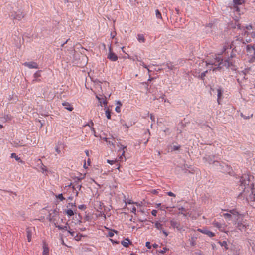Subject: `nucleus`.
<instances>
[{"label":"nucleus","instance_id":"1","mask_svg":"<svg viewBox=\"0 0 255 255\" xmlns=\"http://www.w3.org/2000/svg\"><path fill=\"white\" fill-rule=\"evenodd\" d=\"M240 187L243 189L239 196H243L246 197L247 201L255 202V188L254 184L251 182L250 177L248 174H244L240 179Z\"/></svg>","mask_w":255,"mask_h":255},{"label":"nucleus","instance_id":"2","mask_svg":"<svg viewBox=\"0 0 255 255\" xmlns=\"http://www.w3.org/2000/svg\"><path fill=\"white\" fill-rule=\"evenodd\" d=\"M240 44L243 46L245 44V43L243 39H240L237 38L232 41L230 44L226 45L223 47V53L227 56V59H234V58L236 57L235 52L238 51V45Z\"/></svg>","mask_w":255,"mask_h":255},{"label":"nucleus","instance_id":"3","mask_svg":"<svg viewBox=\"0 0 255 255\" xmlns=\"http://www.w3.org/2000/svg\"><path fill=\"white\" fill-rule=\"evenodd\" d=\"M218 62H219L217 69L221 68L222 66H225L226 68H230L232 71H236L237 69V66L235 65V61L234 59H229L226 58L224 61L223 59L219 57L217 58Z\"/></svg>","mask_w":255,"mask_h":255},{"label":"nucleus","instance_id":"4","mask_svg":"<svg viewBox=\"0 0 255 255\" xmlns=\"http://www.w3.org/2000/svg\"><path fill=\"white\" fill-rule=\"evenodd\" d=\"M234 224L235 229L242 232H245L249 226L248 221L244 219V218H242L239 221L235 222Z\"/></svg>","mask_w":255,"mask_h":255},{"label":"nucleus","instance_id":"5","mask_svg":"<svg viewBox=\"0 0 255 255\" xmlns=\"http://www.w3.org/2000/svg\"><path fill=\"white\" fill-rule=\"evenodd\" d=\"M246 50L247 55L250 57L249 62H254L255 61V47L249 44L246 46Z\"/></svg>","mask_w":255,"mask_h":255},{"label":"nucleus","instance_id":"6","mask_svg":"<svg viewBox=\"0 0 255 255\" xmlns=\"http://www.w3.org/2000/svg\"><path fill=\"white\" fill-rule=\"evenodd\" d=\"M235 29L241 30L243 29L244 31V35H249L251 33V30H253V27L251 25H249L246 26L245 27H241V24L239 23L238 20H236L234 23V26H233Z\"/></svg>","mask_w":255,"mask_h":255},{"label":"nucleus","instance_id":"7","mask_svg":"<svg viewBox=\"0 0 255 255\" xmlns=\"http://www.w3.org/2000/svg\"><path fill=\"white\" fill-rule=\"evenodd\" d=\"M229 212L232 214V219L234 221L237 222L242 218H244L246 213L241 214L236 209L230 210Z\"/></svg>","mask_w":255,"mask_h":255},{"label":"nucleus","instance_id":"8","mask_svg":"<svg viewBox=\"0 0 255 255\" xmlns=\"http://www.w3.org/2000/svg\"><path fill=\"white\" fill-rule=\"evenodd\" d=\"M10 16L13 20L20 21L24 18V15L21 10H18L17 11L12 12Z\"/></svg>","mask_w":255,"mask_h":255},{"label":"nucleus","instance_id":"9","mask_svg":"<svg viewBox=\"0 0 255 255\" xmlns=\"http://www.w3.org/2000/svg\"><path fill=\"white\" fill-rule=\"evenodd\" d=\"M107 58L111 61H116L118 60L117 55L112 52L111 44L109 45V53L107 55Z\"/></svg>","mask_w":255,"mask_h":255},{"label":"nucleus","instance_id":"10","mask_svg":"<svg viewBox=\"0 0 255 255\" xmlns=\"http://www.w3.org/2000/svg\"><path fill=\"white\" fill-rule=\"evenodd\" d=\"M170 223L173 228L176 229L178 231H181L183 229V227L179 221L172 219L170 221Z\"/></svg>","mask_w":255,"mask_h":255},{"label":"nucleus","instance_id":"11","mask_svg":"<svg viewBox=\"0 0 255 255\" xmlns=\"http://www.w3.org/2000/svg\"><path fill=\"white\" fill-rule=\"evenodd\" d=\"M214 164L216 166H219L220 168H219V169L222 170V172H226L228 173H230V172L231 168L230 167V166H229L228 165L224 163H221L219 162V164L216 163Z\"/></svg>","mask_w":255,"mask_h":255},{"label":"nucleus","instance_id":"12","mask_svg":"<svg viewBox=\"0 0 255 255\" xmlns=\"http://www.w3.org/2000/svg\"><path fill=\"white\" fill-rule=\"evenodd\" d=\"M197 231H199L200 233H202L204 234H205L207 235L208 236L210 237H213L215 236V234L214 233L209 231L207 228H198L197 229Z\"/></svg>","mask_w":255,"mask_h":255},{"label":"nucleus","instance_id":"13","mask_svg":"<svg viewBox=\"0 0 255 255\" xmlns=\"http://www.w3.org/2000/svg\"><path fill=\"white\" fill-rule=\"evenodd\" d=\"M215 156L213 155H206L204 157V160L210 164H219V162L214 160Z\"/></svg>","mask_w":255,"mask_h":255},{"label":"nucleus","instance_id":"14","mask_svg":"<svg viewBox=\"0 0 255 255\" xmlns=\"http://www.w3.org/2000/svg\"><path fill=\"white\" fill-rule=\"evenodd\" d=\"M23 65L26 67H27L29 69H38L39 66L37 63L34 61L31 62H26L24 63Z\"/></svg>","mask_w":255,"mask_h":255},{"label":"nucleus","instance_id":"15","mask_svg":"<svg viewBox=\"0 0 255 255\" xmlns=\"http://www.w3.org/2000/svg\"><path fill=\"white\" fill-rule=\"evenodd\" d=\"M41 71H42V70H38L34 74V75H33L34 79L33 80V82L41 81V79H39V78L41 76Z\"/></svg>","mask_w":255,"mask_h":255},{"label":"nucleus","instance_id":"16","mask_svg":"<svg viewBox=\"0 0 255 255\" xmlns=\"http://www.w3.org/2000/svg\"><path fill=\"white\" fill-rule=\"evenodd\" d=\"M27 238L28 242H30L32 240V236L33 234L32 230L31 228H27L26 230Z\"/></svg>","mask_w":255,"mask_h":255},{"label":"nucleus","instance_id":"17","mask_svg":"<svg viewBox=\"0 0 255 255\" xmlns=\"http://www.w3.org/2000/svg\"><path fill=\"white\" fill-rule=\"evenodd\" d=\"M43 252L42 255H49V247L45 241L43 242Z\"/></svg>","mask_w":255,"mask_h":255},{"label":"nucleus","instance_id":"18","mask_svg":"<svg viewBox=\"0 0 255 255\" xmlns=\"http://www.w3.org/2000/svg\"><path fill=\"white\" fill-rule=\"evenodd\" d=\"M62 106L65 109L68 110L69 111H72L73 110V107L69 103L64 102L62 103Z\"/></svg>","mask_w":255,"mask_h":255},{"label":"nucleus","instance_id":"19","mask_svg":"<svg viewBox=\"0 0 255 255\" xmlns=\"http://www.w3.org/2000/svg\"><path fill=\"white\" fill-rule=\"evenodd\" d=\"M131 242L129 240V239L127 238L125 239V240L122 241L121 242V244L124 247H128L129 244H131Z\"/></svg>","mask_w":255,"mask_h":255},{"label":"nucleus","instance_id":"20","mask_svg":"<svg viewBox=\"0 0 255 255\" xmlns=\"http://www.w3.org/2000/svg\"><path fill=\"white\" fill-rule=\"evenodd\" d=\"M218 243L221 246L224 248L225 250H227L229 249V245L226 241H219L218 242Z\"/></svg>","mask_w":255,"mask_h":255},{"label":"nucleus","instance_id":"21","mask_svg":"<svg viewBox=\"0 0 255 255\" xmlns=\"http://www.w3.org/2000/svg\"><path fill=\"white\" fill-rule=\"evenodd\" d=\"M55 227L60 230L67 231L68 228L70 229V227L68 226L67 223H66L65 226L57 225L56 224H55Z\"/></svg>","mask_w":255,"mask_h":255},{"label":"nucleus","instance_id":"22","mask_svg":"<svg viewBox=\"0 0 255 255\" xmlns=\"http://www.w3.org/2000/svg\"><path fill=\"white\" fill-rule=\"evenodd\" d=\"M76 210H74L72 209H69L65 210L66 214L68 215L69 217H71L74 215V214L76 213Z\"/></svg>","mask_w":255,"mask_h":255},{"label":"nucleus","instance_id":"23","mask_svg":"<svg viewBox=\"0 0 255 255\" xmlns=\"http://www.w3.org/2000/svg\"><path fill=\"white\" fill-rule=\"evenodd\" d=\"M106 97L105 96H103V97H101V100L100 101H99V103L100 104V106H102V104H103L106 107V106H107V101L106 100Z\"/></svg>","mask_w":255,"mask_h":255},{"label":"nucleus","instance_id":"24","mask_svg":"<svg viewBox=\"0 0 255 255\" xmlns=\"http://www.w3.org/2000/svg\"><path fill=\"white\" fill-rule=\"evenodd\" d=\"M120 124L123 126H125V128H126V131H128L129 127L131 126L132 125V124L131 123H130V124H127L125 122L124 120H120Z\"/></svg>","mask_w":255,"mask_h":255},{"label":"nucleus","instance_id":"25","mask_svg":"<svg viewBox=\"0 0 255 255\" xmlns=\"http://www.w3.org/2000/svg\"><path fill=\"white\" fill-rule=\"evenodd\" d=\"M138 41L140 43H144L145 41V39L143 34H138L137 37Z\"/></svg>","mask_w":255,"mask_h":255},{"label":"nucleus","instance_id":"26","mask_svg":"<svg viewBox=\"0 0 255 255\" xmlns=\"http://www.w3.org/2000/svg\"><path fill=\"white\" fill-rule=\"evenodd\" d=\"M239 5L233 4L232 9L234 11L236 12L237 14L240 15V8H239Z\"/></svg>","mask_w":255,"mask_h":255},{"label":"nucleus","instance_id":"27","mask_svg":"<svg viewBox=\"0 0 255 255\" xmlns=\"http://www.w3.org/2000/svg\"><path fill=\"white\" fill-rule=\"evenodd\" d=\"M107 163H108L109 164H111V165H113V164H116V166L115 167V168L116 169H119L120 167H119V164L117 163V161L116 160H107Z\"/></svg>","mask_w":255,"mask_h":255},{"label":"nucleus","instance_id":"28","mask_svg":"<svg viewBox=\"0 0 255 255\" xmlns=\"http://www.w3.org/2000/svg\"><path fill=\"white\" fill-rule=\"evenodd\" d=\"M245 0H233V4L235 5H242L244 3Z\"/></svg>","mask_w":255,"mask_h":255},{"label":"nucleus","instance_id":"29","mask_svg":"<svg viewBox=\"0 0 255 255\" xmlns=\"http://www.w3.org/2000/svg\"><path fill=\"white\" fill-rule=\"evenodd\" d=\"M162 226H163V225L162 224H161L160 223H159L158 221H156L155 223V227L157 230H162Z\"/></svg>","mask_w":255,"mask_h":255},{"label":"nucleus","instance_id":"30","mask_svg":"<svg viewBox=\"0 0 255 255\" xmlns=\"http://www.w3.org/2000/svg\"><path fill=\"white\" fill-rule=\"evenodd\" d=\"M190 244L191 246H194L196 245V238L192 237L189 239Z\"/></svg>","mask_w":255,"mask_h":255},{"label":"nucleus","instance_id":"31","mask_svg":"<svg viewBox=\"0 0 255 255\" xmlns=\"http://www.w3.org/2000/svg\"><path fill=\"white\" fill-rule=\"evenodd\" d=\"M223 216L229 220H231L232 219V214L230 212L224 214Z\"/></svg>","mask_w":255,"mask_h":255},{"label":"nucleus","instance_id":"32","mask_svg":"<svg viewBox=\"0 0 255 255\" xmlns=\"http://www.w3.org/2000/svg\"><path fill=\"white\" fill-rule=\"evenodd\" d=\"M39 161L40 162V163L41 164V165L40 166V169H41V171L43 173H44V172L47 171V169L46 166L43 164V163H42V161H41V160L40 159H39Z\"/></svg>","mask_w":255,"mask_h":255},{"label":"nucleus","instance_id":"33","mask_svg":"<svg viewBox=\"0 0 255 255\" xmlns=\"http://www.w3.org/2000/svg\"><path fill=\"white\" fill-rule=\"evenodd\" d=\"M178 210L179 211V214H183L184 215H185V213L186 212V210L185 208H184L183 207H181L179 208Z\"/></svg>","mask_w":255,"mask_h":255},{"label":"nucleus","instance_id":"34","mask_svg":"<svg viewBox=\"0 0 255 255\" xmlns=\"http://www.w3.org/2000/svg\"><path fill=\"white\" fill-rule=\"evenodd\" d=\"M156 17L158 19H162V15L161 12L158 9H156L155 11Z\"/></svg>","mask_w":255,"mask_h":255},{"label":"nucleus","instance_id":"35","mask_svg":"<svg viewBox=\"0 0 255 255\" xmlns=\"http://www.w3.org/2000/svg\"><path fill=\"white\" fill-rule=\"evenodd\" d=\"M11 157L14 158L16 161H20L21 162H22V160H21L20 158L15 153H11Z\"/></svg>","mask_w":255,"mask_h":255},{"label":"nucleus","instance_id":"36","mask_svg":"<svg viewBox=\"0 0 255 255\" xmlns=\"http://www.w3.org/2000/svg\"><path fill=\"white\" fill-rule=\"evenodd\" d=\"M126 148H127L126 146H123V145L120 148V150H123V152H122V155L119 157V158L120 159H121L122 158V156H124L125 153V151L124 150V149H126Z\"/></svg>","mask_w":255,"mask_h":255},{"label":"nucleus","instance_id":"37","mask_svg":"<svg viewBox=\"0 0 255 255\" xmlns=\"http://www.w3.org/2000/svg\"><path fill=\"white\" fill-rule=\"evenodd\" d=\"M105 113H106V117L107 118V119H110L111 118V112L110 111L109 108L107 109V110L105 111Z\"/></svg>","mask_w":255,"mask_h":255},{"label":"nucleus","instance_id":"38","mask_svg":"<svg viewBox=\"0 0 255 255\" xmlns=\"http://www.w3.org/2000/svg\"><path fill=\"white\" fill-rule=\"evenodd\" d=\"M114 233H117L118 231L115 230H113L108 233V236L109 237H113L114 235Z\"/></svg>","mask_w":255,"mask_h":255},{"label":"nucleus","instance_id":"39","mask_svg":"<svg viewBox=\"0 0 255 255\" xmlns=\"http://www.w3.org/2000/svg\"><path fill=\"white\" fill-rule=\"evenodd\" d=\"M166 66L170 70H172L174 68V66L172 64L171 62L166 63Z\"/></svg>","mask_w":255,"mask_h":255},{"label":"nucleus","instance_id":"40","mask_svg":"<svg viewBox=\"0 0 255 255\" xmlns=\"http://www.w3.org/2000/svg\"><path fill=\"white\" fill-rule=\"evenodd\" d=\"M222 94V91L221 89H217V96H218V102L219 103V99Z\"/></svg>","mask_w":255,"mask_h":255},{"label":"nucleus","instance_id":"41","mask_svg":"<svg viewBox=\"0 0 255 255\" xmlns=\"http://www.w3.org/2000/svg\"><path fill=\"white\" fill-rule=\"evenodd\" d=\"M181 147L180 145H173L171 147V151H176L180 149Z\"/></svg>","mask_w":255,"mask_h":255},{"label":"nucleus","instance_id":"42","mask_svg":"<svg viewBox=\"0 0 255 255\" xmlns=\"http://www.w3.org/2000/svg\"><path fill=\"white\" fill-rule=\"evenodd\" d=\"M78 188L79 190H80L82 187V185L81 184H79L78 183L76 184L74 186H72V189L73 190H75L76 189Z\"/></svg>","mask_w":255,"mask_h":255},{"label":"nucleus","instance_id":"43","mask_svg":"<svg viewBox=\"0 0 255 255\" xmlns=\"http://www.w3.org/2000/svg\"><path fill=\"white\" fill-rule=\"evenodd\" d=\"M131 60L133 61H137L139 62L141 60V58L138 57L137 55H135L132 57Z\"/></svg>","mask_w":255,"mask_h":255},{"label":"nucleus","instance_id":"44","mask_svg":"<svg viewBox=\"0 0 255 255\" xmlns=\"http://www.w3.org/2000/svg\"><path fill=\"white\" fill-rule=\"evenodd\" d=\"M207 73V70L204 71V72H202L201 73V74L200 75V76H199L200 78L201 79H202V80H204V77H205L206 74Z\"/></svg>","mask_w":255,"mask_h":255},{"label":"nucleus","instance_id":"45","mask_svg":"<svg viewBox=\"0 0 255 255\" xmlns=\"http://www.w3.org/2000/svg\"><path fill=\"white\" fill-rule=\"evenodd\" d=\"M56 198L59 199L61 201H63L65 200V198L63 197V194L62 193L58 194Z\"/></svg>","mask_w":255,"mask_h":255},{"label":"nucleus","instance_id":"46","mask_svg":"<svg viewBox=\"0 0 255 255\" xmlns=\"http://www.w3.org/2000/svg\"><path fill=\"white\" fill-rule=\"evenodd\" d=\"M68 205L70 206L71 207V209H73V210H76V204L75 203H68Z\"/></svg>","mask_w":255,"mask_h":255},{"label":"nucleus","instance_id":"47","mask_svg":"<svg viewBox=\"0 0 255 255\" xmlns=\"http://www.w3.org/2000/svg\"><path fill=\"white\" fill-rule=\"evenodd\" d=\"M239 74L243 77V79H247V78L246 77V73L244 72V71H242L240 72Z\"/></svg>","mask_w":255,"mask_h":255},{"label":"nucleus","instance_id":"48","mask_svg":"<svg viewBox=\"0 0 255 255\" xmlns=\"http://www.w3.org/2000/svg\"><path fill=\"white\" fill-rule=\"evenodd\" d=\"M139 65L143 66L145 68H147V65L144 64V63L141 60V59L139 61Z\"/></svg>","mask_w":255,"mask_h":255},{"label":"nucleus","instance_id":"49","mask_svg":"<svg viewBox=\"0 0 255 255\" xmlns=\"http://www.w3.org/2000/svg\"><path fill=\"white\" fill-rule=\"evenodd\" d=\"M94 83L96 84V85H99L100 87V88H101V82L100 81H99V80L98 79H96L94 81Z\"/></svg>","mask_w":255,"mask_h":255},{"label":"nucleus","instance_id":"50","mask_svg":"<svg viewBox=\"0 0 255 255\" xmlns=\"http://www.w3.org/2000/svg\"><path fill=\"white\" fill-rule=\"evenodd\" d=\"M167 251V249L166 247H164L162 250H161L160 251H158V252L160 253H161L162 254H164L166 253V252Z\"/></svg>","mask_w":255,"mask_h":255},{"label":"nucleus","instance_id":"51","mask_svg":"<svg viewBox=\"0 0 255 255\" xmlns=\"http://www.w3.org/2000/svg\"><path fill=\"white\" fill-rule=\"evenodd\" d=\"M78 208L81 210H84L86 208V205L82 204L78 206Z\"/></svg>","mask_w":255,"mask_h":255},{"label":"nucleus","instance_id":"52","mask_svg":"<svg viewBox=\"0 0 255 255\" xmlns=\"http://www.w3.org/2000/svg\"><path fill=\"white\" fill-rule=\"evenodd\" d=\"M145 246L149 249H150L152 246L151 245L150 242L148 241L146 242Z\"/></svg>","mask_w":255,"mask_h":255},{"label":"nucleus","instance_id":"53","mask_svg":"<svg viewBox=\"0 0 255 255\" xmlns=\"http://www.w3.org/2000/svg\"><path fill=\"white\" fill-rule=\"evenodd\" d=\"M214 226L220 229L221 228L222 225L220 223L216 222L214 223Z\"/></svg>","mask_w":255,"mask_h":255},{"label":"nucleus","instance_id":"54","mask_svg":"<svg viewBox=\"0 0 255 255\" xmlns=\"http://www.w3.org/2000/svg\"><path fill=\"white\" fill-rule=\"evenodd\" d=\"M115 111L117 113H120L121 112V106H117L115 107Z\"/></svg>","mask_w":255,"mask_h":255},{"label":"nucleus","instance_id":"55","mask_svg":"<svg viewBox=\"0 0 255 255\" xmlns=\"http://www.w3.org/2000/svg\"><path fill=\"white\" fill-rule=\"evenodd\" d=\"M167 194L169 196H171V197H175L176 195L175 194H174L173 192H172L171 191H169V192H168L167 193Z\"/></svg>","mask_w":255,"mask_h":255},{"label":"nucleus","instance_id":"56","mask_svg":"<svg viewBox=\"0 0 255 255\" xmlns=\"http://www.w3.org/2000/svg\"><path fill=\"white\" fill-rule=\"evenodd\" d=\"M249 35H250L252 38H255V31L251 32Z\"/></svg>","mask_w":255,"mask_h":255},{"label":"nucleus","instance_id":"57","mask_svg":"<svg viewBox=\"0 0 255 255\" xmlns=\"http://www.w3.org/2000/svg\"><path fill=\"white\" fill-rule=\"evenodd\" d=\"M157 211L156 210H155V209H153L152 210V211H151V214L154 216H156V215H157Z\"/></svg>","mask_w":255,"mask_h":255},{"label":"nucleus","instance_id":"58","mask_svg":"<svg viewBox=\"0 0 255 255\" xmlns=\"http://www.w3.org/2000/svg\"><path fill=\"white\" fill-rule=\"evenodd\" d=\"M152 194H155V195H157L159 193V191L157 190H156V189H153L151 190V192Z\"/></svg>","mask_w":255,"mask_h":255},{"label":"nucleus","instance_id":"59","mask_svg":"<svg viewBox=\"0 0 255 255\" xmlns=\"http://www.w3.org/2000/svg\"><path fill=\"white\" fill-rule=\"evenodd\" d=\"M103 95H96V99L99 101H100L101 100V97H103Z\"/></svg>","mask_w":255,"mask_h":255},{"label":"nucleus","instance_id":"60","mask_svg":"<svg viewBox=\"0 0 255 255\" xmlns=\"http://www.w3.org/2000/svg\"><path fill=\"white\" fill-rule=\"evenodd\" d=\"M150 118L152 121L155 122V118L154 116L153 115V114H150Z\"/></svg>","mask_w":255,"mask_h":255},{"label":"nucleus","instance_id":"61","mask_svg":"<svg viewBox=\"0 0 255 255\" xmlns=\"http://www.w3.org/2000/svg\"><path fill=\"white\" fill-rule=\"evenodd\" d=\"M55 151L57 153V154H60L61 153V151L59 149V148L58 146H56L55 147Z\"/></svg>","mask_w":255,"mask_h":255},{"label":"nucleus","instance_id":"62","mask_svg":"<svg viewBox=\"0 0 255 255\" xmlns=\"http://www.w3.org/2000/svg\"><path fill=\"white\" fill-rule=\"evenodd\" d=\"M67 231L69 233V234L72 236H74V235H75V232L74 231H71V230H68Z\"/></svg>","mask_w":255,"mask_h":255},{"label":"nucleus","instance_id":"63","mask_svg":"<svg viewBox=\"0 0 255 255\" xmlns=\"http://www.w3.org/2000/svg\"><path fill=\"white\" fill-rule=\"evenodd\" d=\"M4 118L6 120H9L11 119V116H9L8 115H5L4 116Z\"/></svg>","mask_w":255,"mask_h":255},{"label":"nucleus","instance_id":"64","mask_svg":"<svg viewBox=\"0 0 255 255\" xmlns=\"http://www.w3.org/2000/svg\"><path fill=\"white\" fill-rule=\"evenodd\" d=\"M161 230L165 237H167L168 235V233L166 232L165 230H163V229Z\"/></svg>","mask_w":255,"mask_h":255}]
</instances>
